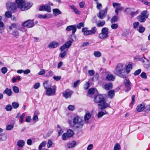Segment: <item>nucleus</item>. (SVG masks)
<instances>
[{
    "label": "nucleus",
    "mask_w": 150,
    "mask_h": 150,
    "mask_svg": "<svg viewBox=\"0 0 150 150\" xmlns=\"http://www.w3.org/2000/svg\"><path fill=\"white\" fill-rule=\"evenodd\" d=\"M5 16L7 18H11V14L9 11H7L5 13Z\"/></svg>",
    "instance_id": "3c124183"
},
{
    "label": "nucleus",
    "mask_w": 150,
    "mask_h": 150,
    "mask_svg": "<svg viewBox=\"0 0 150 150\" xmlns=\"http://www.w3.org/2000/svg\"><path fill=\"white\" fill-rule=\"evenodd\" d=\"M84 26V23L82 22L80 23L77 25V28L79 29H80L81 27H83Z\"/></svg>",
    "instance_id": "bf43d9fd"
},
{
    "label": "nucleus",
    "mask_w": 150,
    "mask_h": 150,
    "mask_svg": "<svg viewBox=\"0 0 150 150\" xmlns=\"http://www.w3.org/2000/svg\"><path fill=\"white\" fill-rule=\"evenodd\" d=\"M117 19V17L116 16H113L111 18V22L112 23L116 22Z\"/></svg>",
    "instance_id": "603ef678"
},
{
    "label": "nucleus",
    "mask_w": 150,
    "mask_h": 150,
    "mask_svg": "<svg viewBox=\"0 0 150 150\" xmlns=\"http://www.w3.org/2000/svg\"><path fill=\"white\" fill-rule=\"evenodd\" d=\"M108 10V8L106 7L104 9L101 10L97 15L98 17L100 19H103L107 13Z\"/></svg>",
    "instance_id": "f8f14e48"
},
{
    "label": "nucleus",
    "mask_w": 150,
    "mask_h": 150,
    "mask_svg": "<svg viewBox=\"0 0 150 150\" xmlns=\"http://www.w3.org/2000/svg\"><path fill=\"white\" fill-rule=\"evenodd\" d=\"M4 93L6 94L8 96H10L11 95L12 92L11 89L7 88L4 92Z\"/></svg>",
    "instance_id": "473e14b6"
},
{
    "label": "nucleus",
    "mask_w": 150,
    "mask_h": 150,
    "mask_svg": "<svg viewBox=\"0 0 150 150\" xmlns=\"http://www.w3.org/2000/svg\"><path fill=\"white\" fill-rule=\"evenodd\" d=\"M88 73L90 76H93L95 74V71L93 70H90L88 71Z\"/></svg>",
    "instance_id": "338daca9"
},
{
    "label": "nucleus",
    "mask_w": 150,
    "mask_h": 150,
    "mask_svg": "<svg viewBox=\"0 0 150 150\" xmlns=\"http://www.w3.org/2000/svg\"><path fill=\"white\" fill-rule=\"evenodd\" d=\"M120 146L119 144L116 143L114 146V150H120Z\"/></svg>",
    "instance_id": "37998d69"
},
{
    "label": "nucleus",
    "mask_w": 150,
    "mask_h": 150,
    "mask_svg": "<svg viewBox=\"0 0 150 150\" xmlns=\"http://www.w3.org/2000/svg\"><path fill=\"white\" fill-rule=\"evenodd\" d=\"M33 4L31 2H25V4L23 7L21 8L22 11H25L30 8L33 5Z\"/></svg>",
    "instance_id": "f3484780"
},
{
    "label": "nucleus",
    "mask_w": 150,
    "mask_h": 150,
    "mask_svg": "<svg viewBox=\"0 0 150 150\" xmlns=\"http://www.w3.org/2000/svg\"><path fill=\"white\" fill-rule=\"evenodd\" d=\"M145 30V28L141 25L139 26L138 28L137 29V30L140 33H143Z\"/></svg>",
    "instance_id": "ea45409f"
},
{
    "label": "nucleus",
    "mask_w": 150,
    "mask_h": 150,
    "mask_svg": "<svg viewBox=\"0 0 150 150\" xmlns=\"http://www.w3.org/2000/svg\"><path fill=\"white\" fill-rule=\"evenodd\" d=\"M53 11L55 16H56L57 15L61 14L62 12L58 9L55 8L53 10Z\"/></svg>",
    "instance_id": "2f4dec72"
},
{
    "label": "nucleus",
    "mask_w": 150,
    "mask_h": 150,
    "mask_svg": "<svg viewBox=\"0 0 150 150\" xmlns=\"http://www.w3.org/2000/svg\"><path fill=\"white\" fill-rule=\"evenodd\" d=\"M148 15L147 11H144L141 13L140 15L137 17V19L138 21L140 22L141 23L144 22L146 21V18H148Z\"/></svg>",
    "instance_id": "6e6552de"
},
{
    "label": "nucleus",
    "mask_w": 150,
    "mask_h": 150,
    "mask_svg": "<svg viewBox=\"0 0 150 150\" xmlns=\"http://www.w3.org/2000/svg\"><path fill=\"white\" fill-rule=\"evenodd\" d=\"M53 78L56 81H59L61 79V76H53Z\"/></svg>",
    "instance_id": "69168bd1"
},
{
    "label": "nucleus",
    "mask_w": 150,
    "mask_h": 150,
    "mask_svg": "<svg viewBox=\"0 0 150 150\" xmlns=\"http://www.w3.org/2000/svg\"><path fill=\"white\" fill-rule=\"evenodd\" d=\"M124 82L125 86V92H128L131 89V83L129 80L128 79H125Z\"/></svg>",
    "instance_id": "ddd939ff"
},
{
    "label": "nucleus",
    "mask_w": 150,
    "mask_h": 150,
    "mask_svg": "<svg viewBox=\"0 0 150 150\" xmlns=\"http://www.w3.org/2000/svg\"><path fill=\"white\" fill-rule=\"evenodd\" d=\"M6 6L7 8L11 9V11H14L16 8V5L14 3L12 2H8L6 4Z\"/></svg>",
    "instance_id": "2eb2a0df"
},
{
    "label": "nucleus",
    "mask_w": 150,
    "mask_h": 150,
    "mask_svg": "<svg viewBox=\"0 0 150 150\" xmlns=\"http://www.w3.org/2000/svg\"><path fill=\"white\" fill-rule=\"evenodd\" d=\"M108 96L110 98H112L115 95V91L113 90L109 91L108 93Z\"/></svg>",
    "instance_id": "c756f323"
},
{
    "label": "nucleus",
    "mask_w": 150,
    "mask_h": 150,
    "mask_svg": "<svg viewBox=\"0 0 150 150\" xmlns=\"http://www.w3.org/2000/svg\"><path fill=\"white\" fill-rule=\"evenodd\" d=\"M16 3L17 7L21 10V8L23 7L25 4L24 0H16Z\"/></svg>",
    "instance_id": "a211bd4d"
},
{
    "label": "nucleus",
    "mask_w": 150,
    "mask_h": 150,
    "mask_svg": "<svg viewBox=\"0 0 150 150\" xmlns=\"http://www.w3.org/2000/svg\"><path fill=\"white\" fill-rule=\"evenodd\" d=\"M1 72L4 74H5L7 71V69L6 67H3L1 69Z\"/></svg>",
    "instance_id": "774afa93"
},
{
    "label": "nucleus",
    "mask_w": 150,
    "mask_h": 150,
    "mask_svg": "<svg viewBox=\"0 0 150 150\" xmlns=\"http://www.w3.org/2000/svg\"><path fill=\"white\" fill-rule=\"evenodd\" d=\"M66 30L67 31H70L71 30H72V34L71 35H72V37H73L74 39L76 40V36L74 35V34L76 30V25H71L67 27Z\"/></svg>",
    "instance_id": "9b49d317"
},
{
    "label": "nucleus",
    "mask_w": 150,
    "mask_h": 150,
    "mask_svg": "<svg viewBox=\"0 0 150 150\" xmlns=\"http://www.w3.org/2000/svg\"><path fill=\"white\" fill-rule=\"evenodd\" d=\"M25 142L23 140H19L17 143V146L19 147L22 148L25 144Z\"/></svg>",
    "instance_id": "c85d7f7f"
},
{
    "label": "nucleus",
    "mask_w": 150,
    "mask_h": 150,
    "mask_svg": "<svg viewBox=\"0 0 150 150\" xmlns=\"http://www.w3.org/2000/svg\"><path fill=\"white\" fill-rule=\"evenodd\" d=\"M95 91V89L93 88H90L88 90V93L90 94H93L94 93Z\"/></svg>",
    "instance_id": "8fccbe9b"
},
{
    "label": "nucleus",
    "mask_w": 150,
    "mask_h": 150,
    "mask_svg": "<svg viewBox=\"0 0 150 150\" xmlns=\"http://www.w3.org/2000/svg\"><path fill=\"white\" fill-rule=\"evenodd\" d=\"M46 144V142L45 141H43L40 144L39 146V150H41L42 148L44 147Z\"/></svg>",
    "instance_id": "79ce46f5"
},
{
    "label": "nucleus",
    "mask_w": 150,
    "mask_h": 150,
    "mask_svg": "<svg viewBox=\"0 0 150 150\" xmlns=\"http://www.w3.org/2000/svg\"><path fill=\"white\" fill-rule=\"evenodd\" d=\"M73 93V92L71 90H67L63 93V96L66 99L70 98Z\"/></svg>",
    "instance_id": "dca6fc26"
},
{
    "label": "nucleus",
    "mask_w": 150,
    "mask_h": 150,
    "mask_svg": "<svg viewBox=\"0 0 150 150\" xmlns=\"http://www.w3.org/2000/svg\"><path fill=\"white\" fill-rule=\"evenodd\" d=\"M45 11L48 12H50L51 11L50 7L47 4L45 5Z\"/></svg>",
    "instance_id": "c9c22d12"
},
{
    "label": "nucleus",
    "mask_w": 150,
    "mask_h": 150,
    "mask_svg": "<svg viewBox=\"0 0 150 150\" xmlns=\"http://www.w3.org/2000/svg\"><path fill=\"white\" fill-rule=\"evenodd\" d=\"M135 96L134 95H133L132 96V101L130 104V107H132V106L133 104L134 103V102L135 101Z\"/></svg>",
    "instance_id": "864d4df0"
},
{
    "label": "nucleus",
    "mask_w": 150,
    "mask_h": 150,
    "mask_svg": "<svg viewBox=\"0 0 150 150\" xmlns=\"http://www.w3.org/2000/svg\"><path fill=\"white\" fill-rule=\"evenodd\" d=\"M102 6L101 4L100 3H97L96 4V8L98 10H100L102 8Z\"/></svg>",
    "instance_id": "0e129e2a"
},
{
    "label": "nucleus",
    "mask_w": 150,
    "mask_h": 150,
    "mask_svg": "<svg viewBox=\"0 0 150 150\" xmlns=\"http://www.w3.org/2000/svg\"><path fill=\"white\" fill-rule=\"evenodd\" d=\"M139 13L138 11H136L134 12H132L130 13V15L131 16L133 17L134 16H135L136 15H137Z\"/></svg>",
    "instance_id": "6e6d98bb"
},
{
    "label": "nucleus",
    "mask_w": 150,
    "mask_h": 150,
    "mask_svg": "<svg viewBox=\"0 0 150 150\" xmlns=\"http://www.w3.org/2000/svg\"><path fill=\"white\" fill-rule=\"evenodd\" d=\"M108 114V112H107L105 110L104 111H100L98 112V118H100L102 117L105 114Z\"/></svg>",
    "instance_id": "cd10ccee"
},
{
    "label": "nucleus",
    "mask_w": 150,
    "mask_h": 150,
    "mask_svg": "<svg viewBox=\"0 0 150 150\" xmlns=\"http://www.w3.org/2000/svg\"><path fill=\"white\" fill-rule=\"evenodd\" d=\"M13 127V126L12 125H7L6 126V129L7 130H11Z\"/></svg>",
    "instance_id": "49530a36"
},
{
    "label": "nucleus",
    "mask_w": 150,
    "mask_h": 150,
    "mask_svg": "<svg viewBox=\"0 0 150 150\" xmlns=\"http://www.w3.org/2000/svg\"><path fill=\"white\" fill-rule=\"evenodd\" d=\"M112 84L111 83H108L106 84L104 86V88L107 90H109L112 88Z\"/></svg>",
    "instance_id": "7c9ffc66"
},
{
    "label": "nucleus",
    "mask_w": 150,
    "mask_h": 150,
    "mask_svg": "<svg viewBox=\"0 0 150 150\" xmlns=\"http://www.w3.org/2000/svg\"><path fill=\"white\" fill-rule=\"evenodd\" d=\"M106 79L108 81H114L115 79V76L113 74H108L107 75Z\"/></svg>",
    "instance_id": "412c9836"
},
{
    "label": "nucleus",
    "mask_w": 150,
    "mask_h": 150,
    "mask_svg": "<svg viewBox=\"0 0 150 150\" xmlns=\"http://www.w3.org/2000/svg\"><path fill=\"white\" fill-rule=\"evenodd\" d=\"M25 113H23L22 114V115L20 117L19 121V122L20 124L22 123L24 121L23 118H24L25 116Z\"/></svg>",
    "instance_id": "4c0bfd02"
},
{
    "label": "nucleus",
    "mask_w": 150,
    "mask_h": 150,
    "mask_svg": "<svg viewBox=\"0 0 150 150\" xmlns=\"http://www.w3.org/2000/svg\"><path fill=\"white\" fill-rule=\"evenodd\" d=\"M114 8H115V12L116 15H118L119 13H121L123 9V7L121 6L120 4L117 3H114L112 4Z\"/></svg>",
    "instance_id": "9d476101"
},
{
    "label": "nucleus",
    "mask_w": 150,
    "mask_h": 150,
    "mask_svg": "<svg viewBox=\"0 0 150 150\" xmlns=\"http://www.w3.org/2000/svg\"><path fill=\"white\" fill-rule=\"evenodd\" d=\"M72 35H70L69 36V39L70 40L66 42L65 44L61 46L60 48V50L61 51H62L66 49L69 48L71 45L72 43L74 41V40L72 38Z\"/></svg>",
    "instance_id": "0eeeda50"
},
{
    "label": "nucleus",
    "mask_w": 150,
    "mask_h": 150,
    "mask_svg": "<svg viewBox=\"0 0 150 150\" xmlns=\"http://www.w3.org/2000/svg\"><path fill=\"white\" fill-rule=\"evenodd\" d=\"M18 24L13 23L9 27V31L10 34L13 35L14 37H17L19 35V32L16 30L18 28Z\"/></svg>",
    "instance_id": "7ed1b4c3"
},
{
    "label": "nucleus",
    "mask_w": 150,
    "mask_h": 150,
    "mask_svg": "<svg viewBox=\"0 0 150 150\" xmlns=\"http://www.w3.org/2000/svg\"><path fill=\"white\" fill-rule=\"evenodd\" d=\"M141 77L143 79H146L147 78L146 73L144 72H142L140 75Z\"/></svg>",
    "instance_id": "052dcab7"
},
{
    "label": "nucleus",
    "mask_w": 150,
    "mask_h": 150,
    "mask_svg": "<svg viewBox=\"0 0 150 150\" xmlns=\"http://www.w3.org/2000/svg\"><path fill=\"white\" fill-rule=\"evenodd\" d=\"M91 114L88 112H86L84 116V120L85 122L86 123H89L88 120L91 118Z\"/></svg>",
    "instance_id": "6ab92c4d"
},
{
    "label": "nucleus",
    "mask_w": 150,
    "mask_h": 150,
    "mask_svg": "<svg viewBox=\"0 0 150 150\" xmlns=\"http://www.w3.org/2000/svg\"><path fill=\"white\" fill-rule=\"evenodd\" d=\"M111 28L113 29H115L118 28V26L117 23L112 24L111 26Z\"/></svg>",
    "instance_id": "5fc2aeb1"
},
{
    "label": "nucleus",
    "mask_w": 150,
    "mask_h": 150,
    "mask_svg": "<svg viewBox=\"0 0 150 150\" xmlns=\"http://www.w3.org/2000/svg\"><path fill=\"white\" fill-rule=\"evenodd\" d=\"M48 81H46L44 82L43 83V85L44 87V88L45 89H47L48 88V87L49 86H48Z\"/></svg>",
    "instance_id": "4d7b16f0"
},
{
    "label": "nucleus",
    "mask_w": 150,
    "mask_h": 150,
    "mask_svg": "<svg viewBox=\"0 0 150 150\" xmlns=\"http://www.w3.org/2000/svg\"><path fill=\"white\" fill-rule=\"evenodd\" d=\"M125 66L122 63H119L116 66L113 70V73L121 78H126Z\"/></svg>",
    "instance_id": "f257e3e1"
},
{
    "label": "nucleus",
    "mask_w": 150,
    "mask_h": 150,
    "mask_svg": "<svg viewBox=\"0 0 150 150\" xmlns=\"http://www.w3.org/2000/svg\"><path fill=\"white\" fill-rule=\"evenodd\" d=\"M76 142L75 141H72L69 142L67 144V146L68 148H71L75 146Z\"/></svg>",
    "instance_id": "bb28decb"
},
{
    "label": "nucleus",
    "mask_w": 150,
    "mask_h": 150,
    "mask_svg": "<svg viewBox=\"0 0 150 150\" xmlns=\"http://www.w3.org/2000/svg\"><path fill=\"white\" fill-rule=\"evenodd\" d=\"M105 22L104 21H98L96 23V25L98 27H102L105 24Z\"/></svg>",
    "instance_id": "72a5a7b5"
},
{
    "label": "nucleus",
    "mask_w": 150,
    "mask_h": 150,
    "mask_svg": "<svg viewBox=\"0 0 150 150\" xmlns=\"http://www.w3.org/2000/svg\"><path fill=\"white\" fill-rule=\"evenodd\" d=\"M53 144V143L52 140L50 139L48 140L47 143V147L49 148L52 146Z\"/></svg>",
    "instance_id": "09e8293b"
},
{
    "label": "nucleus",
    "mask_w": 150,
    "mask_h": 150,
    "mask_svg": "<svg viewBox=\"0 0 150 150\" xmlns=\"http://www.w3.org/2000/svg\"><path fill=\"white\" fill-rule=\"evenodd\" d=\"M59 45L58 43L53 42L50 43L48 45V47L50 48H55L57 47Z\"/></svg>",
    "instance_id": "5701e85b"
},
{
    "label": "nucleus",
    "mask_w": 150,
    "mask_h": 150,
    "mask_svg": "<svg viewBox=\"0 0 150 150\" xmlns=\"http://www.w3.org/2000/svg\"><path fill=\"white\" fill-rule=\"evenodd\" d=\"M69 137H68V135L66 133H64L62 136V139L64 140H66Z\"/></svg>",
    "instance_id": "680f3d73"
},
{
    "label": "nucleus",
    "mask_w": 150,
    "mask_h": 150,
    "mask_svg": "<svg viewBox=\"0 0 150 150\" xmlns=\"http://www.w3.org/2000/svg\"><path fill=\"white\" fill-rule=\"evenodd\" d=\"M69 7L72 9L73 10L75 14L78 15H80L81 14V11L74 6L71 5L69 6Z\"/></svg>",
    "instance_id": "393cba45"
},
{
    "label": "nucleus",
    "mask_w": 150,
    "mask_h": 150,
    "mask_svg": "<svg viewBox=\"0 0 150 150\" xmlns=\"http://www.w3.org/2000/svg\"><path fill=\"white\" fill-rule=\"evenodd\" d=\"M99 75L98 73H96L94 76L92 78V80L93 81H98L99 79Z\"/></svg>",
    "instance_id": "58836bf2"
},
{
    "label": "nucleus",
    "mask_w": 150,
    "mask_h": 150,
    "mask_svg": "<svg viewBox=\"0 0 150 150\" xmlns=\"http://www.w3.org/2000/svg\"><path fill=\"white\" fill-rule=\"evenodd\" d=\"M73 122L77 128L81 127L83 124V121L82 119L77 116L74 118Z\"/></svg>",
    "instance_id": "39448f33"
},
{
    "label": "nucleus",
    "mask_w": 150,
    "mask_h": 150,
    "mask_svg": "<svg viewBox=\"0 0 150 150\" xmlns=\"http://www.w3.org/2000/svg\"><path fill=\"white\" fill-rule=\"evenodd\" d=\"M145 108V105L144 104H141L138 105L137 108V110L139 112L143 111Z\"/></svg>",
    "instance_id": "4be33fe9"
},
{
    "label": "nucleus",
    "mask_w": 150,
    "mask_h": 150,
    "mask_svg": "<svg viewBox=\"0 0 150 150\" xmlns=\"http://www.w3.org/2000/svg\"><path fill=\"white\" fill-rule=\"evenodd\" d=\"M38 17L40 18L45 19L46 18H49L51 17V16L50 14H47L44 15L41 14H38Z\"/></svg>",
    "instance_id": "b1692460"
},
{
    "label": "nucleus",
    "mask_w": 150,
    "mask_h": 150,
    "mask_svg": "<svg viewBox=\"0 0 150 150\" xmlns=\"http://www.w3.org/2000/svg\"><path fill=\"white\" fill-rule=\"evenodd\" d=\"M96 27H93L91 28V30H88L87 28H83L82 29V32L83 33V35L84 36L92 35L95 34L96 30Z\"/></svg>",
    "instance_id": "20e7f679"
},
{
    "label": "nucleus",
    "mask_w": 150,
    "mask_h": 150,
    "mask_svg": "<svg viewBox=\"0 0 150 150\" xmlns=\"http://www.w3.org/2000/svg\"><path fill=\"white\" fill-rule=\"evenodd\" d=\"M94 101L96 103H99L98 104L99 106H102L101 108L102 110L109 107V104L105 102L104 97L103 95H99L96 96L94 98Z\"/></svg>",
    "instance_id": "f03ea898"
},
{
    "label": "nucleus",
    "mask_w": 150,
    "mask_h": 150,
    "mask_svg": "<svg viewBox=\"0 0 150 150\" xmlns=\"http://www.w3.org/2000/svg\"><path fill=\"white\" fill-rule=\"evenodd\" d=\"M69 137H71L74 134L73 131L71 129H69L67 130V132L66 133Z\"/></svg>",
    "instance_id": "e433bc0d"
},
{
    "label": "nucleus",
    "mask_w": 150,
    "mask_h": 150,
    "mask_svg": "<svg viewBox=\"0 0 150 150\" xmlns=\"http://www.w3.org/2000/svg\"><path fill=\"white\" fill-rule=\"evenodd\" d=\"M57 87L55 85L52 86L47 89L46 94L48 96H52L55 95Z\"/></svg>",
    "instance_id": "1a4fd4ad"
},
{
    "label": "nucleus",
    "mask_w": 150,
    "mask_h": 150,
    "mask_svg": "<svg viewBox=\"0 0 150 150\" xmlns=\"http://www.w3.org/2000/svg\"><path fill=\"white\" fill-rule=\"evenodd\" d=\"M109 30L107 28H103L101 30V32L99 35V38L101 39H104L109 36Z\"/></svg>",
    "instance_id": "423d86ee"
},
{
    "label": "nucleus",
    "mask_w": 150,
    "mask_h": 150,
    "mask_svg": "<svg viewBox=\"0 0 150 150\" xmlns=\"http://www.w3.org/2000/svg\"><path fill=\"white\" fill-rule=\"evenodd\" d=\"M132 69V66L131 64H129L126 67L125 66V72L126 73V78L128 76V74L130 72L131 70Z\"/></svg>",
    "instance_id": "aec40b11"
},
{
    "label": "nucleus",
    "mask_w": 150,
    "mask_h": 150,
    "mask_svg": "<svg viewBox=\"0 0 150 150\" xmlns=\"http://www.w3.org/2000/svg\"><path fill=\"white\" fill-rule=\"evenodd\" d=\"M93 55L96 57H99L101 56V53L99 51H96L94 52Z\"/></svg>",
    "instance_id": "f704fd0d"
},
{
    "label": "nucleus",
    "mask_w": 150,
    "mask_h": 150,
    "mask_svg": "<svg viewBox=\"0 0 150 150\" xmlns=\"http://www.w3.org/2000/svg\"><path fill=\"white\" fill-rule=\"evenodd\" d=\"M57 130L58 131V134L59 136H60L63 132V131L62 129H61L59 125H57Z\"/></svg>",
    "instance_id": "a18cd8bd"
},
{
    "label": "nucleus",
    "mask_w": 150,
    "mask_h": 150,
    "mask_svg": "<svg viewBox=\"0 0 150 150\" xmlns=\"http://www.w3.org/2000/svg\"><path fill=\"white\" fill-rule=\"evenodd\" d=\"M5 109L6 111H10L11 110L12 107L11 105H8L6 107Z\"/></svg>",
    "instance_id": "13d9d810"
},
{
    "label": "nucleus",
    "mask_w": 150,
    "mask_h": 150,
    "mask_svg": "<svg viewBox=\"0 0 150 150\" xmlns=\"http://www.w3.org/2000/svg\"><path fill=\"white\" fill-rule=\"evenodd\" d=\"M13 91L15 93H18L19 91V89L16 86H13Z\"/></svg>",
    "instance_id": "e2e57ef3"
},
{
    "label": "nucleus",
    "mask_w": 150,
    "mask_h": 150,
    "mask_svg": "<svg viewBox=\"0 0 150 150\" xmlns=\"http://www.w3.org/2000/svg\"><path fill=\"white\" fill-rule=\"evenodd\" d=\"M145 60H143V66L146 68H148L150 67V63L149 61L144 58Z\"/></svg>",
    "instance_id": "a878e982"
},
{
    "label": "nucleus",
    "mask_w": 150,
    "mask_h": 150,
    "mask_svg": "<svg viewBox=\"0 0 150 150\" xmlns=\"http://www.w3.org/2000/svg\"><path fill=\"white\" fill-rule=\"evenodd\" d=\"M13 108L15 109L17 108L19 106V104L17 102H14L12 104Z\"/></svg>",
    "instance_id": "c03bdc74"
},
{
    "label": "nucleus",
    "mask_w": 150,
    "mask_h": 150,
    "mask_svg": "<svg viewBox=\"0 0 150 150\" xmlns=\"http://www.w3.org/2000/svg\"><path fill=\"white\" fill-rule=\"evenodd\" d=\"M6 139V137L4 134H0V140L1 141H5Z\"/></svg>",
    "instance_id": "a19ab883"
},
{
    "label": "nucleus",
    "mask_w": 150,
    "mask_h": 150,
    "mask_svg": "<svg viewBox=\"0 0 150 150\" xmlns=\"http://www.w3.org/2000/svg\"><path fill=\"white\" fill-rule=\"evenodd\" d=\"M61 52L60 53L59 56L61 58H63L66 54L67 51L64 50L62 51H61Z\"/></svg>",
    "instance_id": "de8ad7c7"
},
{
    "label": "nucleus",
    "mask_w": 150,
    "mask_h": 150,
    "mask_svg": "<svg viewBox=\"0 0 150 150\" xmlns=\"http://www.w3.org/2000/svg\"><path fill=\"white\" fill-rule=\"evenodd\" d=\"M22 25L24 27H27L28 28H31L34 26V24L32 20H28L23 22Z\"/></svg>",
    "instance_id": "4468645a"
}]
</instances>
